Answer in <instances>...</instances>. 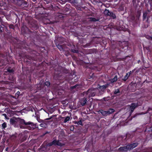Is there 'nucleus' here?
Wrapping results in <instances>:
<instances>
[{
    "label": "nucleus",
    "instance_id": "nucleus-1",
    "mask_svg": "<svg viewBox=\"0 0 152 152\" xmlns=\"http://www.w3.org/2000/svg\"><path fill=\"white\" fill-rule=\"evenodd\" d=\"M50 83L49 81H46L43 84L42 83L37 84L35 86V87L36 88L37 91H40L44 92L46 91L45 86H47V88L50 87Z\"/></svg>",
    "mask_w": 152,
    "mask_h": 152
},
{
    "label": "nucleus",
    "instance_id": "nucleus-2",
    "mask_svg": "<svg viewBox=\"0 0 152 152\" xmlns=\"http://www.w3.org/2000/svg\"><path fill=\"white\" fill-rule=\"evenodd\" d=\"M18 125L21 129H24L25 127L23 125L27 126V125H31L32 126H34L35 124L29 121L26 122L25 120L23 119H21L20 118H18Z\"/></svg>",
    "mask_w": 152,
    "mask_h": 152
},
{
    "label": "nucleus",
    "instance_id": "nucleus-3",
    "mask_svg": "<svg viewBox=\"0 0 152 152\" xmlns=\"http://www.w3.org/2000/svg\"><path fill=\"white\" fill-rule=\"evenodd\" d=\"M96 88H90L88 91H84L83 93V96H87L88 98L89 99L91 97L94 96L96 94V91L97 90Z\"/></svg>",
    "mask_w": 152,
    "mask_h": 152
},
{
    "label": "nucleus",
    "instance_id": "nucleus-4",
    "mask_svg": "<svg viewBox=\"0 0 152 152\" xmlns=\"http://www.w3.org/2000/svg\"><path fill=\"white\" fill-rule=\"evenodd\" d=\"M24 61L28 64H31L32 63H35V62H34V58L29 55H26V58L24 59Z\"/></svg>",
    "mask_w": 152,
    "mask_h": 152
},
{
    "label": "nucleus",
    "instance_id": "nucleus-5",
    "mask_svg": "<svg viewBox=\"0 0 152 152\" xmlns=\"http://www.w3.org/2000/svg\"><path fill=\"white\" fill-rule=\"evenodd\" d=\"M70 2L75 4V5L76 7L81 6L83 5L82 0H73L70 1Z\"/></svg>",
    "mask_w": 152,
    "mask_h": 152
},
{
    "label": "nucleus",
    "instance_id": "nucleus-6",
    "mask_svg": "<svg viewBox=\"0 0 152 152\" xmlns=\"http://www.w3.org/2000/svg\"><path fill=\"white\" fill-rule=\"evenodd\" d=\"M18 118L15 119L11 118L10 120V124L14 125L15 127H18L19 125H18Z\"/></svg>",
    "mask_w": 152,
    "mask_h": 152
},
{
    "label": "nucleus",
    "instance_id": "nucleus-7",
    "mask_svg": "<svg viewBox=\"0 0 152 152\" xmlns=\"http://www.w3.org/2000/svg\"><path fill=\"white\" fill-rule=\"evenodd\" d=\"M57 145L60 146H62L64 145L63 143L60 142L59 140H53L50 143V145Z\"/></svg>",
    "mask_w": 152,
    "mask_h": 152
},
{
    "label": "nucleus",
    "instance_id": "nucleus-8",
    "mask_svg": "<svg viewBox=\"0 0 152 152\" xmlns=\"http://www.w3.org/2000/svg\"><path fill=\"white\" fill-rule=\"evenodd\" d=\"M128 145L126 146L120 147L118 149V151L122 152H127L128 151H129L128 149Z\"/></svg>",
    "mask_w": 152,
    "mask_h": 152
},
{
    "label": "nucleus",
    "instance_id": "nucleus-9",
    "mask_svg": "<svg viewBox=\"0 0 152 152\" xmlns=\"http://www.w3.org/2000/svg\"><path fill=\"white\" fill-rule=\"evenodd\" d=\"M138 144L137 142L128 144V149L130 151L137 147Z\"/></svg>",
    "mask_w": 152,
    "mask_h": 152
},
{
    "label": "nucleus",
    "instance_id": "nucleus-10",
    "mask_svg": "<svg viewBox=\"0 0 152 152\" xmlns=\"http://www.w3.org/2000/svg\"><path fill=\"white\" fill-rule=\"evenodd\" d=\"M126 137L124 136V137H120L118 138L117 140L118 142L119 141L120 142V144H121L122 143H124L125 142L126 140Z\"/></svg>",
    "mask_w": 152,
    "mask_h": 152
},
{
    "label": "nucleus",
    "instance_id": "nucleus-11",
    "mask_svg": "<svg viewBox=\"0 0 152 152\" xmlns=\"http://www.w3.org/2000/svg\"><path fill=\"white\" fill-rule=\"evenodd\" d=\"M109 85L107 84H105L103 86H100L99 87V88L101 89V91H100V93L104 92V90L107 88L108 87Z\"/></svg>",
    "mask_w": 152,
    "mask_h": 152
},
{
    "label": "nucleus",
    "instance_id": "nucleus-12",
    "mask_svg": "<svg viewBox=\"0 0 152 152\" xmlns=\"http://www.w3.org/2000/svg\"><path fill=\"white\" fill-rule=\"evenodd\" d=\"M85 96L84 98L82 101V103L81 104L82 106H84L85 105L87 101V98H88V96Z\"/></svg>",
    "mask_w": 152,
    "mask_h": 152
},
{
    "label": "nucleus",
    "instance_id": "nucleus-13",
    "mask_svg": "<svg viewBox=\"0 0 152 152\" xmlns=\"http://www.w3.org/2000/svg\"><path fill=\"white\" fill-rule=\"evenodd\" d=\"M89 21L91 22H95L96 21H98L99 20V18H95L93 17H90L88 18Z\"/></svg>",
    "mask_w": 152,
    "mask_h": 152
},
{
    "label": "nucleus",
    "instance_id": "nucleus-14",
    "mask_svg": "<svg viewBox=\"0 0 152 152\" xmlns=\"http://www.w3.org/2000/svg\"><path fill=\"white\" fill-rule=\"evenodd\" d=\"M136 107V106L135 103H132V106L130 107L131 113H132Z\"/></svg>",
    "mask_w": 152,
    "mask_h": 152
},
{
    "label": "nucleus",
    "instance_id": "nucleus-15",
    "mask_svg": "<svg viewBox=\"0 0 152 152\" xmlns=\"http://www.w3.org/2000/svg\"><path fill=\"white\" fill-rule=\"evenodd\" d=\"M117 75H115L113 78L111 79L110 80V81L111 83H113L116 82L117 80Z\"/></svg>",
    "mask_w": 152,
    "mask_h": 152
},
{
    "label": "nucleus",
    "instance_id": "nucleus-16",
    "mask_svg": "<svg viewBox=\"0 0 152 152\" xmlns=\"http://www.w3.org/2000/svg\"><path fill=\"white\" fill-rule=\"evenodd\" d=\"M80 85L77 84L74 86H71L70 88L71 89H73L76 88H80Z\"/></svg>",
    "mask_w": 152,
    "mask_h": 152
},
{
    "label": "nucleus",
    "instance_id": "nucleus-17",
    "mask_svg": "<svg viewBox=\"0 0 152 152\" xmlns=\"http://www.w3.org/2000/svg\"><path fill=\"white\" fill-rule=\"evenodd\" d=\"M152 126H147L145 129V132H152Z\"/></svg>",
    "mask_w": 152,
    "mask_h": 152
},
{
    "label": "nucleus",
    "instance_id": "nucleus-18",
    "mask_svg": "<svg viewBox=\"0 0 152 152\" xmlns=\"http://www.w3.org/2000/svg\"><path fill=\"white\" fill-rule=\"evenodd\" d=\"M108 16H110L113 19H115L116 18L115 14L113 13L112 12H110Z\"/></svg>",
    "mask_w": 152,
    "mask_h": 152
},
{
    "label": "nucleus",
    "instance_id": "nucleus-19",
    "mask_svg": "<svg viewBox=\"0 0 152 152\" xmlns=\"http://www.w3.org/2000/svg\"><path fill=\"white\" fill-rule=\"evenodd\" d=\"M73 47L75 48V45H73ZM71 51L73 53H78V50H76L75 48V49H71Z\"/></svg>",
    "mask_w": 152,
    "mask_h": 152
},
{
    "label": "nucleus",
    "instance_id": "nucleus-20",
    "mask_svg": "<svg viewBox=\"0 0 152 152\" xmlns=\"http://www.w3.org/2000/svg\"><path fill=\"white\" fill-rule=\"evenodd\" d=\"M96 50L95 49H91L89 50V52L91 53H96Z\"/></svg>",
    "mask_w": 152,
    "mask_h": 152
},
{
    "label": "nucleus",
    "instance_id": "nucleus-21",
    "mask_svg": "<svg viewBox=\"0 0 152 152\" xmlns=\"http://www.w3.org/2000/svg\"><path fill=\"white\" fill-rule=\"evenodd\" d=\"M110 12V11H109L108 10H107V9H105L104 13V15L106 16H108Z\"/></svg>",
    "mask_w": 152,
    "mask_h": 152
},
{
    "label": "nucleus",
    "instance_id": "nucleus-22",
    "mask_svg": "<svg viewBox=\"0 0 152 152\" xmlns=\"http://www.w3.org/2000/svg\"><path fill=\"white\" fill-rule=\"evenodd\" d=\"M120 91L119 89H115V91L113 92V94L114 95H117V94H118V95H120Z\"/></svg>",
    "mask_w": 152,
    "mask_h": 152
},
{
    "label": "nucleus",
    "instance_id": "nucleus-23",
    "mask_svg": "<svg viewBox=\"0 0 152 152\" xmlns=\"http://www.w3.org/2000/svg\"><path fill=\"white\" fill-rule=\"evenodd\" d=\"M147 12H144L143 14V20H145L147 18Z\"/></svg>",
    "mask_w": 152,
    "mask_h": 152
},
{
    "label": "nucleus",
    "instance_id": "nucleus-24",
    "mask_svg": "<svg viewBox=\"0 0 152 152\" xmlns=\"http://www.w3.org/2000/svg\"><path fill=\"white\" fill-rule=\"evenodd\" d=\"M99 112L102 114L103 116H107V113L106 111H104L103 110H100Z\"/></svg>",
    "mask_w": 152,
    "mask_h": 152
},
{
    "label": "nucleus",
    "instance_id": "nucleus-25",
    "mask_svg": "<svg viewBox=\"0 0 152 152\" xmlns=\"http://www.w3.org/2000/svg\"><path fill=\"white\" fill-rule=\"evenodd\" d=\"M57 46L60 51H61L63 50V48L62 45H60L59 44H58L57 45Z\"/></svg>",
    "mask_w": 152,
    "mask_h": 152
},
{
    "label": "nucleus",
    "instance_id": "nucleus-26",
    "mask_svg": "<svg viewBox=\"0 0 152 152\" xmlns=\"http://www.w3.org/2000/svg\"><path fill=\"white\" fill-rule=\"evenodd\" d=\"M108 111L109 114H112L115 112V110L113 108H110L108 110Z\"/></svg>",
    "mask_w": 152,
    "mask_h": 152
},
{
    "label": "nucleus",
    "instance_id": "nucleus-27",
    "mask_svg": "<svg viewBox=\"0 0 152 152\" xmlns=\"http://www.w3.org/2000/svg\"><path fill=\"white\" fill-rule=\"evenodd\" d=\"M108 111L109 114H112L115 112V110L113 108H110L108 110Z\"/></svg>",
    "mask_w": 152,
    "mask_h": 152
},
{
    "label": "nucleus",
    "instance_id": "nucleus-28",
    "mask_svg": "<svg viewBox=\"0 0 152 152\" xmlns=\"http://www.w3.org/2000/svg\"><path fill=\"white\" fill-rule=\"evenodd\" d=\"M76 9L77 10L81 11L84 8L83 7L80 6H78V7H76Z\"/></svg>",
    "mask_w": 152,
    "mask_h": 152
},
{
    "label": "nucleus",
    "instance_id": "nucleus-29",
    "mask_svg": "<svg viewBox=\"0 0 152 152\" xmlns=\"http://www.w3.org/2000/svg\"><path fill=\"white\" fill-rule=\"evenodd\" d=\"M9 28L10 29H12L13 30H15V27L12 24L9 25L8 26Z\"/></svg>",
    "mask_w": 152,
    "mask_h": 152
},
{
    "label": "nucleus",
    "instance_id": "nucleus-30",
    "mask_svg": "<svg viewBox=\"0 0 152 152\" xmlns=\"http://www.w3.org/2000/svg\"><path fill=\"white\" fill-rule=\"evenodd\" d=\"M7 126V123L6 122L3 123L1 125V127L3 129L6 128Z\"/></svg>",
    "mask_w": 152,
    "mask_h": 152
},
{
    "label": "nucleus",
    "instance_id": "nucleus-31",
    "mask_svg": "<svg viewBox=\"0 0 152 152\" xmlns=\"http://www.w3.org/2000/svg\"><path fill=\"white\" fill-rule=\"evenodd\" d=\"M39 125L40 126H41L42 127L45 128L46 127L47 125H46V124H45V123H41V124H40Z\"/></svg>",
    "mask_w": 152,
    "mask_h": 152
},
{
    "label": "nucleus",
    "instance_id": "nucleus-32",
    "mask_svg": "<svg viewBox=\"0 0 152 152\" xmlns=\"http://www.w3.org/2000/svg\"><path fill=\"white\" fill-rule=\"evenodd\" d=\"M69 119H70L69 117V116H67L65 119L64 121V123L66 122L67 121H68L69 120Z\"/></svg>",
    "mask_w": 152,
    "mask_h": 152
},
{
    "label": "nucleus",
    "instance_id": "nucleus-33",
    "mask_svg": "<svg viewBox=\"0 0 152 152\" xmlns=\"http://www.w3.org/2000/svg\"><path fill=\"white\" fill-rule=\"evenodd\" d=\"M75 123V124H77L78 125H82V122L81 120H80V121H76Z\"/></svg>",
    "mask_w": 152,
    "mask_h": 152
},
{
    "label": "nucleus",
    "instance_id": "nucleus-34",
    "mask_svg": "<svg viewBox=\"0 0 152 152\" xmlns=\"http://www.w3.org/2000/svg\"><path fill=\"white\" fill-rule=\"evenodd\" d=\"M7 71L8 72L10 73H13L14 72V70L13 69H10L9 68H8L7 69Z\"/></svg>",
    "mask_w": 152,
    "mask_h": 152
},
{
    "label": "nucleus",
    "instance_id": "nucleus-35",
    "mask_svg": "<svg viewBox=\"0 0 152 152\" xmlns=\"http://www.w3.org/2000/svg\"><path fill=\"white\" fill-rule=\"evenodd\" d=\"M130 72H128L126 74V75L125 76L127 78H128L130 76Z\"/></svg>",
    "mask_w": 152,
    "mask_h": 152
},
{
    "label": "nucleus",
    "instance_id": "nucleus-36",
    "mask_svg": "<svg viewBox=\"0 0 152 152\" xmlns=\"http://www.w3.org/2000/svg\"><path fill=\"white\" fill-rule=\"evenodd\" d=\"M2 115L4 116L5 117V118L6 119H8V118L6 114H5V113L3 114H2Z\"/></svg>",
    "mask_w": 152,
    "mask_h": 152
},
{
    "label": "nucleus",
    "instance_id": "nucleus-37",
    "mask_svg": "<svg viewBox=\"0 0 152 152\" xmlns=\"http://www.w3.org/2000/svg\"><path fill=\"white\" fill-rule=\"evenodd\" d=\"M140 12L138 13V14L137 15L136 17L138 20H139L140 17Z\"/></svg>",
    "mask_w": 152,
    "mask_h": 152
},
{
    "label": "nucleus",
    "instance_id": "nucleus-38",
    "mask_svg": "<svg viewBox=\"0 0 152 152\" xmlns=\"http://www.w3.org/2000/svg\"><path fill=\"white\" fill-rule=\"evenodd\" d=\"M128 79L125 76L124 77V78L123 79V80L124 81H126V80Z\"/></svg>",
    "mask_w": 152,
    "mask_h": 152
},
{
    "label": "nucleus",
    "instance_id": "nucleus-39",
    "mask_svg": "<svg viewBox=\"0 0 152 152\" xmlns=\"http://www.w3.org/2000/svg\"><path fill=\"white\" fill-rule=\"evenodd\" d=\"M50 133V132H46L45 133H44V135H45V134H49Z\"/></svg>",
    "mask_w": 152,
    "mask_h": 152
},
{
    "label": "nucleus",
    "instance_id": "nucleus-40",
    "mask_svg": "<svg viewBox=\"0 0 152 152\" xmlns=\"http://www.w3.org/2000/svg\"><path fill=\"white\" fill-rule=\"evenodd\" d=\"M91 45L90 43H87L86 45V46H89Z\"/></svg>",
    "mask_w": 152,
    "mask_h": 152
},
{
    "label": "nucleus",
    "instance_id": "nucleus-41",
    "mask_svg": "<svg viewBox=\"0 0 152 152\" xmlns=\"http://www.w3.org/2000/svg\"><path fill=\"white\" fill-rule=\"evenodd\" d=\"M139 115L138 114H135V115H134L133 116H132L131 117H132V118H134L135 117H136V116L137 115Z\"/></svg>",
    "mask_w": 152,
    "mask_h": 152
},
{
    "label": "nucleus",
    "instance_id": "nucleus-42",
    "mask_svg": "<svg viewBox=\"0 0 152 152\" xmlns=\"http://www.w3.org/2000/svg\"><path fill=\"white\" fill-rule=\"evenodd\" d=\"M52 118V117H51L50 118H47L45 119V120H50Z\"/></svg>",
    "mask_w": 152,
    "mask_h": 152
},
{
    "label": "nucleus",
    "instance_id": "nucleus-43",
    "mask_svg": "<svg viewBox=\"0 0 152 152\" xmlns=\"http://www.w3.org/2000/svg\"><path fill=\"white\" fill-rule=\"evenodd\" d=\"M135 70V69H133V70H132V71H130V73H133Z\"/></svg>",
    "mask_w": 152,
    "mask_h": 152
},
{
    "label": "nucleus",
    "instance_id": "nucleus-44",
    "mask_svg": "<svg viewBox=\"0 0 152 152\" xmlns=\"http://www.w3.org/2000/svg\"><path fill=\"white\" fill-rule=\"evenodd\" d=\"M106 113H107V116L110 115L109 114V113H108V110L106 111Z\"/></svg>",
    "mask_w": 152,
    "mask_h": 152
},
{
    "label": "nucleus",
    "instance_id": "nucleus-45",
    "mask_svg": "<svg viewBox=\"0 0 152 152\" xmlns=\"http://www.w3.org/2000/svg\"><path fill=\"white\" fill-rule=\"evenodd\" d=\"M94 14H92L91 15L92 16H93V17H94L95 16V15H94Z\"/></svg>",
    "mask_w": 152,
    "mask_h": 152
},
{
    "label": "nucleus",
    "instance_id": "nucleus-46",
    "mask_svg": "<svg viewBox=\"0 0 152 152\" xmlns=\"http://www.w3.org/2000/svg\"><path fill=\"white\" fill-rule=\"evenodd\" d=\"M106 152V151H105V150H102L100 152Z\"/></svg>",
    "mask_w": 152,
    "mask_h": 152
},
{
    "label": "nucleus",
    "instance_id": "nucleus-47",
    "mask_svg": "<svg viewBox=\"0 0 152 152\" xmlns=\"http://www.w3.org/2000/svg\"><path fill=\"white\" fill-rule=\"evenodd\" d=\"M17 94H20V92L18 91L17 93Z\"/></svg>",
    "mask_w": 152,
    "mask_h": 152
},
{
    "label": "nucleus",
    "instance_id": "nucleus-48",
    "mask_svg": "<svg viewBox=\"0 0 152 152\" xmlns=\"http://www.w3.org/2000/svg\"><path fill=\"white\" fill-rule=\"evenodd\" d=\"M0 32H2V30L1 29V27H0Z\"/></svg>",
    "mask_w": 152,
    "mask_h": 152
},
{
    "label": "nucleus",
    "instance_id": "nucleus-49",
    "mask_svg": "<svg viewBox=\"0 0 152 152\" xmlns=\"http://www.w3.org/2000/svg\"><path fill=\"white\" fill-rule=\"evenodd\" d=\"M33 1L35 2L36 1V0H32Z\"/></svg>",
    "mask_w": 152,
    "mask_h": 152
},
{
    "label": "nucleus",
    "instance_id": "nucleus-50",
    "mask_svg": "<svg viewBox=\"0 0 152 152\" xmlns=\"http://www.w3.org/2000/svg\"><path fill=\"white\" fill-rule=\"evenodd\" d=\"M132 18H133V19L134 20V18H135L134 17H132Z\"/></svg>",
    "mask_w": 152,
    "mask_h": 152
},
{
    "label": "nucleus",
    "instance_id": "nucleus-51",
    "mask_svg": "<svg viewBox=\"0 0 152 152\" xmlns=\"http://www.w3.org/2000/svg\"><path fill=\"white\" fill-rule=\"evenodd\" d=\"M72 128H73V129H74V127H71L70 128H71V129Z\"/></svg>",
    "mask_w": 152,
    "mask_h": 152
},
{
    "label": "nucleus",
    "instance_id": "nucleus-52",
    "mask_svg": "<svg viewBox=\"0 0 152 152\" xmlns=\"http://www.w3.org/2000/svg\"><path fill=\"white\" fill-rule=\"evenodd\" d=\"M7 149H8V148H6V150L7 151Z\"/></svg>",
    "mask_w": 152,
    "mask_h": 152
},
{
    "label": "nucleus",
    "instance_id": "nucleus-53",
    "mask_svg": "<svg viewBox=\"0 0 152 152\" xmlns=\"http://www.w3.org/2000/svg\"><path fill=\"white\" fill-rule=\"evenodd\" d=\"M56 7H57L59 9V8L57 6H56Z\"/></svg>",
    "mask_w": 152,
    "mask_h": 152
},
{
    "label": "nucleus",
    "instance_id": "nucleus-54",
    "mask_svg": "<svg viewBox=\"0 0 152 152\" xmlns=\"http://www.w3.org/2000/svg\"><path fill=\"white\" fill-rule=\"evenodd\" d=\"M140 60H139V61H138V63H139V62H140Z\"/></svg>",
    "mask_w": 152,
    "mask_h": 152
},
{
    "label": "nucleus",
    "instance_id": "nucleus-55",
    "mask_svg": "<svg viewBox=\"0 0 152 152\" xmlns=\"http://www.w3.org/2000/svg\"><path fill=\"white\" fill-rule=\"evenodd\" d=\"M147 20H148V17H147Z\"/></svg>",
    "mask_w": 152,
    "mask_h": 152
},
{
    "label": "nucleus",
    "instance_id": "nucleus-56",
    "mask_svg": "<svg viewBox=\"0 0 152 152\" xmlns=\"http://www.w3.org/2000/svg\"><path fill=\"white\" fill-rule=\"evenodd\" d=\"M151 40H152V37H151Z\"/></svg>",
    "mask_w": 152,
    "mask_h": 152
},
{
    "label": "nucleus",
    "instance_id": "nucleus-57",
    "mask_svg": "<svg viewBox=\"0 0 152 152\" xmlns=\"http://www.w3.org/2000/svg\"><path fill=\"white\" fill-rule=\"evenodd\" d=\"M46 3H47V4L48 3L47 1Z\"/></svg>",
    "mask_w": 152,
    "mask_h": 152
}]
</instances>
